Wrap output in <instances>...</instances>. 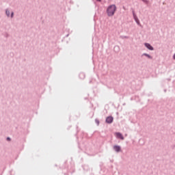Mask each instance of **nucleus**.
Returning <instances> with one entry per match:
<instances>
[{
	"instance_id": "nucleus-5",
	"label": "nucleus",
	"mask_w": 175,
	"mask_h": 175,
	"mask_svg": "<svg viewBox=\"0 0 175 175\" xmlns=\"http://www.w3.org/2000/svg\"><path fill=\"white\" fill-rule=\"evenodd\" d=\"M145 46L147 47V49H148V50H154V48L148 43H146Z\"/></svg>"
},
{
	"instance_id": "nucleus-12",
	"label": "nucleus",
	"mask_w": 175,
	"mask_h": 175,
	"mask_svg": "<svg viewBox=\"0 0 175 175\" xmlns=\"http://www.w3.org/2000/svg\"><path fill=\"white\" fill-rule=\"evenodd\" d=\"M173 58H174V59H175V54L174 55Z\"/></svg>"
},
{
	"instance_id": "nucleus-3",
	"label": "nucleus",
	"mask_w": 175,
	"mask_h": 175,
	"mask_svg": "<svg viewBox=\"0 0 175 175\" xmlns=\"http://www.w3.org/2000/svg\"><path fill=\"white\" fill-rule=\"evenodd\" d=\"M106 122L107 124H111V122H113V117H111V116L107 117L106 119Z\"/></svg>"
},
{
	"instance_id": "nucleus-11",
	"label": "nucleus",
	"mask_w": 175,
	"mask_h": 175,
	"mask_svg": "<svg viewBox=\"0 0 175 175\" xmlns=\"http://www.w3.org/2000/svg\"><path fill=\"white\" fill-rule=\"evenodd\" d=\"M7 140H10V137H8V138H7Z\"/></svg>"
},
{
	"instance_id": "nucleus-14",
	"label": "nucleus",
	"mask_w": 175,
	"mask_h": 175,
	"mask_svg": "<svg viewBox=\"0 0 175 175\" xmlns=\"http://www.w3.org/2000/svg\"><path fill=\"white\" fill-rule=\"evenodd\" d=\"M81 76H84L83 74H81Z\"/></svg>"
},
{
	"instance_id": "nucleus-2",
	"label": "nucleus",
	"mask_w": 175,
	"mask_h": 175,
	"mask_svg": "<svg viewBox=\"0 0 175 175\" xmlns=\"http://www.w3.org/2000/svg\"><path fill=\"white\" fill-rule=\"evenodd\" d=\"M115 135L118 139H121V140H124V136H122V134H121L120 133H116Z\"/></svg>"
},
{
	"instance_id": "nucleus-6",
	"label": "nucleus",
	"mask_w": 175,
	"mask_h": 175,
	"mask_svg": "<svg viewBox=\"0 0 175 175\" xmlns=\"http://www.w3.org/2000/svg\"><path fill=\"white\" fill-rule=\"evenodd\" d=\"M135 20L136 21L137 23L140 24V22H139V19H137V18H136V16H134Z\"/></svg>"
},
{
	"instance_id": "nucleus-9",
	"label": "nucleus",
	"mask_w": 175,
	"mask_h": 175,
	"mask_svg": "<svg viewBox=\"0 0 175 175\" xmlns=\"http://www.w3.org/2000/svg\"><path fill=\"white\" fill-rule=\"evenodd\" d=\"M95 121H96V123L97 124V125H99V120H96Z\"/></svg>"
},
{
	"instance_id": "nucleus-13",
	"label": "nucleus",
	"mask_w": 175,
	"mask_h": 175,
	"mask_svg": "<svg viewBox=\"0 0 175 175\" xmlns=\"http://www.w3.org/2000/svg\"><path fill=\"white\" fill-rule=\"evenodd\" d=\"M96 1H98V2H100L102 0H96Z\"/></svg>"
},
{
	"instance_id": "nucleus-8",
	"label": "nucleus",
	"mask_w": 175,
	"mask_h": 175,
	"mask_svg": "<svg viewBox=\"0 0 175 175\" xmlns=\"http://www.w3.org/2000/svg\"><path fill=\"white\" fill-rule=\"evenodd\" d=\"M144 55H146V57H148V58H151V56H150V55H148V54H144Z\"/></svg>"
},
{
	"instance_id": "nucleus-1",
	"label": "nucleus",
	"mask_w": 175,
	"mask_h": 175,
	"mask_svg": "<svg viewBox=\"0 0 175 175\" xmlns=\"http://www.w3.org/2000/svg\"><path fill=\"white\" fill-rule=\"evenodd\" d=\"M116 10H117V7H116V5H111L108 7L107 10V13L108 16L110 17L111 16H114V13H116Z\"/></svg>"
},
{
	"instance_id": "nucleus-7",
	"label": "nucleus",
	"mask_w": 175,
	"mask_h": 175,
	"mask_svg": "<svg viewBox=\"0 0 175 175\" xmlns=\"http://www.w3.org/2000/svg\"><path fill=\"white\" fill-rule=\"evenodd\" d=\"M5 13H6V14H7V16H10V12H9L8 10H6L5 11Z\"/></svg>"
},
{
	"instance_id": "nucleus-4",
	"label": "nucleus",
	"mask_w": 175,
	"mask_h": 175,
	"mask_svg": "<svg viewBox=\"0 0 175 175\" xmlns=\"http://www.w3.org/2000/svg\"><path fill=\"white\" fill-rule=\"evenodd\" d=\"M113 150H114L116 152H120V151H121V146H113Z\"/></svg>"
},
{
	"instance_id": "nucleus-10",
	"label": "nucleus",
	"mask_w": 175,
	"mask_h": 175,
	"mask_svg": "<svg viewBox=\"0 0 175 175\" xmlns=\"http://www.w3.org/2000/svg\"><path fill=\"white\" fill-rule=\"evenodd\" d=\"M13 12H12V14H11V17H13Z\"/></svg>"
}]
</instances>
